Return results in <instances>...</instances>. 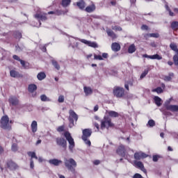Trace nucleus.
<instances>
[{"label": "nucleus", "instance_id": "nucleus-1", "mask_svg": "<svg viewBox=\"0 0 178 178\" xmlns=\"http://www.w3.org/2000/svg\"><path fill=\"white\" fill-rule=\"evenodd\" d=\"M65 167L72 172V173H76V168L77 167V163L73 159H65Z\"/></svg>", "mask_w": 178, "mask_h": 178}, {"label": "nucleus", "instance_id": "nucleus-2", "mask_svg": "<svg viewBox=\"0 0 178 178\" xmlns=\"http://www.w3.org/2000/svg\"><path fill=\"white\" fill-rule=\"evenodd\" d=\"M115 126L113 123H112V120L109 118L108 116H104V119L101 121V129L104 130V129H109V127H113Z\"/></svg>", "mask_w": 178, "mask_h": 178}, {"label": "nucleus", "instance_id": "nucleus-3", "mask_svg": "<svg viewBox=\"0 0 178 178\" xmlns=\"http://www.w3.org/2000/svg\"><path fill=\"white\" fill-rule=\"evenodd\" d=\"M70 115L68 117V120L70 122L69 127L70 128L74 126V121L77 122L79 120V115L73 110L69 111Z\"/></svg>", "mask_w": 178, "mask_h": 178}, {"label": "nucleus", "instance_id": "nucleus-4", "mask_svg": "<svg viewBox=\"0 0 178 178\" xmlns=\"http://www.w3.org/2000/svg\"><path fill=\"white\" fill-rule=\"evenodd\" d=\"M1 127L4 130H11L12 126L9 124V117L4 115L1 119Z\"/></svg>", "mask_w": 178, "mask_h": 178}, {"label": "nucleus", "instance_id": "nucleus-5", "mask_svg": "<svg viewBox=\"0 0 178 178\" xmlns=\"http://www.w3.org/2000/svg\"><path fill=\"white\" fill-rule=\"evenodd\" d=\"M64 137H65L66 140L68 141L70 144L69 149L72 151V149L74 148V139H73L69 131L65 132Z\"/></svg>", "mask_w": 178, "mask_h": 178}, {"label": "nucleus", "instance_id": "nucleus-6", "mask_svg": "<svg viewBox=\"0 0 178 178\" xmlns=\"http://www.w3.org/2000/svg\"><path fill=\"white\" fill-rule=\"evenodd\" d=\"M113 94L117 98H122L124 95V89L120 87H116L113 90Z\"/></svg>", "mask_w": 178, "mask_h": 178}, {"label": "nucleus", "instance_id": "nucleus-7", "mask_svg": "<svg viewBox=\"0 0 178 178\" xmlns=\"http://www.w3.org/2000/svg\"><path fill=\"white\" fill-rule=\"evenodd\" d=\"M56 143L57 145L63 147L64 149H66V148H67V141H66V139H65V138H56Z\"/></svg>", "mask_w": 178, "mask_h": 178}, {"label": "nucleus", "instance_id": "nucleus-8", "mask_svg": "<svg viewBox=\"0 0 178 178\" xmlns=\"http://www.w3.org/2000/svg\"><path fill=\"white\" fill-rule=\"evenodd\" d=\"M148 154L143 152H136L134 154V159H136V161H140V159H144V158H147Z\"/></svg>", "mask_w": 178, "mask_h": 178}, {"label": "nucleus", "instance_id": "nucleus-9", "mask_svg": "<svg viewBox=\"0 0 178 178\" xmlns=\"http://www.w3.org/2000/svg\"><path fill=\"white\" fill-rule=\"evenodd\" d=\"M79 41L83 42V44H86V45H88V47H91L92 48H98V44L95 42L88 41L86 39H80Z\"/></svg>", "mask_w": 178, "mask_h": 178}, {"label": "nucleus", "instance_id": "nucleus-10", "mask_svg": "<svg viewBox=\"0 0 178 178\" xmlns=\"http://www.w3.org/2000/svg\"><path fill=\"white\" fill-rule=\"evenodd\" d=\"M116 152L118 155H120V156H122L123 158L126 156V149L122 145L118 147Z\"/></svg>", "mask_w": 178, "mask_h": 178}, {"label": "nucleus", "instance_id": "nucleus-11", "mask_svg": "<svg viewBox=\"0 0 178 178\" xmlns=\"http://www.w3.org/2000/svg\"><path fill=\"white\" fill-rule=\"evenodd\" d=\"M91 134H92V131L90 129H85L83 130L82 140H86V138H88V137H91Z\"/></svg>", "mask_w": 178, "mask_h": 178}, {"label": "nucleus", "instance_id": "nucleus-12", "mask_svg": "<svg viewBox=\"0 0 178 178\" xmlns=\"http://www.w3.org/2000/svg\"><path fill=\"white\" fill-rule=\"evenodd\" d=\"M134 165H136V166H137V168L140 169L142 172H143L144 173H147V170L145 169V168H144V164H143V162L134 161Z\"/></svg>", "mask_w": 178, "mask_h": 178}, {"label": "nucleus", "instance_id": "nucleus-13", "mask_svg": "<svg viewBox=\"0 0 178 178\" xmlns=\"http://www.w3.org/2000/svg\"><path fill=\"white\" fill-rule=\"evenodd\" d=\"M8 102L10 105L13 106H16V105H19V99H17L16 97H11L9 98Z\"/></svg>", "mask_w": 178, "mask_h": 178}, {"label": "nucleus", "instance_id": "nucleus-14", "mask_svg": "<svg viewBox=\"0 0 178 178\" xmlns=\"http://www.w3.org/2000/svg\"><path fill=\"white\" fill-rule=\"evenodd\" d=\"M165 109L167 111H171V112H178L177 105H167L165 106Z\"/></svg>", "mask_w": 178, "mask_h": 178}, {"label": "nucleus", "instance_id": "nucleus-15", "mask_svg": "<svg viewBox=\"0 0 178 178\" xmlns=\"http://www.w3.org/2000/svg\"><path fill=\"white\" fill-rule=\"evenodd\" d=\"M10 76L11 77H14L15 79L19 78V77H23V76L22 74H20L19 73V72H17L15 70H12L10 71Z\"/></svg>", "mask_w": 178, "mask_h": 178}, {"label": "nucleus", "instance_id": "nucleus-16", "mask_svg": "<svg viewBox=\"0 0 178 178\" xmlns=\"http://www.w3.org/2000/svg\"><path fill=\"white\" fill-rule=\"evenodd\" d=\"M106 33H107V35H108V37H111L113 40L118 38V35H116V33H115V32H113V31L111 29H106Z\"/></svg>", "mask_w": 178, "mask_h": 178}, {"label": "nucleus", "instance_id": "nucleus-17", "mask_svg": "<svg viewBox=\"0 0 178 178\" xmlns=\"http://www.w3.org/2000/svg\"><path fill=\"white\" fill-rule=\"evenodd\" d=\"M7 166L8 168H9V169H10L11 170H16V168H17V164H16V163L10 161L7 163Z\"/></svg>", "mask_w": 178, "mask_h": 178}, {"label": "nucleus", "instance_id": "nucleus-18", "mask_svg": "<svg viewBox=\"0 0 178 178\" xmlns=\"http://www.w3.org/2000/svg\"><path fill=\"white\" fill-rule=\"evenodd\" d=\"M35 19H39L42 22H45V20L48 19V17H47V14H36L35 15Z\"/></svg>", "mask_w": 178, "mask_h": 178}, {"label": "nucleus", "instance_id": "nucleus-19", "mask_svg": "<svg viewBox=\"0 0 178 178\" xmlns=\"http://www.w3.org/2000/svg\"><path fill=\"white\" fill-rule=\"evenodd\" d=\"M111 49L114 52H119V50L120 49V44L118 42H113L111 44Z\"/></svg>", "mask_w": 178, "mask_h": 178}, {"label": "nucleus", "instance_id": "nucleus-20", "mask_svg": "<svg viewBox=\"0 0 178 178\" xmlns=\"http://www.w3.org/2000/svg\"><path fill=\"white\" fill-rule=\"evenodd\" d=\"M106 113H107L110 118H119V113L116 111H106Z\"/></svg>", "mask_w": 178, "mask_h": 178}, {"label": "nucleus", "instance_id": "nucleus-21", "mask_svg": "<svg viewBox=\"0 0 178 178\" xmlns=\"http://www.w3.org/2000/svg\"><path fill=\"white\" fill-rule=\"evenodd\" d=\"M49 163H50L51 165H54V166H59V165L62 163V161L56 159H54L49 160Z\"/></svg>", "mask_w": 178, "mask_h": 178}, {"label": "nucleus", "instance_id": "nucleus-22", "mask_svg": "<svg viewBox=\"0 0 178 178\" xmlns=\"http://www.w3.org/2000/svg\"><path fill=\"white\" fill-rule=\"evenodd\" d=\"M76 6H78V8L81 9V10H83L84 8H86V2H84V1L83 0H81L76 2Z\"/></svg>", "mask_w": 178, "mask_h": 178}, {"label": "nucleus", "instance_id": "nucleus-23", "mask_svg": "<svg viewBox=\"0 0 178 178\" xmlns=\"http://www.w3.org/2000/svg\"><path fill=\"white\" fill-rule=\"evenodd\" d=\"M86 12L88 13H91L92 12H94L95 10V5L92 4L91 6H88L85 9Z\"/></svg>", "mask_w": 178, "mask_h": 178}, {"label": "nucleus", "instance_id": "nucleus-24", "mask_svg": "<svg viewBox=\"0 0 178 178\" xmlns=\"http://www.w3.org/2000/svg\"><path fill=\"white\" fill-rule=\"evenodd\" d=\"M83 91H84L86 97L88 95H91V94H92V90L90 87L85 86L83 88Z\"/></svg>", "mask_w": 178, "mask_h": 178}, {"label": "nucleus", "instance_id": "nucleus-25", "mask_svg": "<svg viewBox=\"0 0 178 178\" xmlns=\"http://www.w3.org/2000/svg\"><path fill=\"white\" fill-rule=\"evenodd\" d=\"M154 99L155 104H156V105H157V106H161V105H162V103H161L162 99H161L159 97L156 96V97H154Z\"/></svg>", "mask_w": 178, "mask_h": 178}, {"label": "nucleus", "instance_id": "nucleus-26", "mask_svg": "<svg viewBox=\"0 0 178 178\" xmlns=\"http://www.w3.org/2000/svg\"><path fill=\"white\" fill-rule=\"evenodd\" d=\"M135 51H136V45L134 44H131L128 47V54H134Z\"/></svg>", "mask_w": 178, "mask_h": 178}, {"label": "nucleus", "instance_id": "nucleus-27", "mask_svg": "<svg viewBox=\"0 0 178 178\" xmlns=\"http://www.w3.org/2000/svg\"><path fill=\"white\" fill-rule=\"evenodd\" d=\"M28 90L29 92H34L35 90H37V85L35 84H31L29 86Z\"/></svg>", "mask_w": 178, "mask_h": 178}, {"label": "nucleus", "instance_id": "nucleus-28", "mask_svg": "<svg viewBox=\"0 0 178 178\" xmlns=\"http://www.w3.org/2000/svg\"><path fill=\"white\" fill-rule=\"evenodd\" d=\"M37 77L38 79L41 81L42 80H44L45 77H47V75L45 74V72H40L38 74Z\"/></svg>", "mask_w": 178, "mask_h": 178}, {"label": "nucleus", "instance_id": "nucleus-29", "mask_svg": "<svg viewBox=\"0 0 178 178\" xmlns=\"http://www.w3.org/2000/svg\"><path fill=\"white\" fill-rule=\"evenodd\" d=\"M171 29H172V30H175V31H177V30H178V22L177 21H174L171 23Z\"/></svg>", "mask_w": 178, "mask_h": 178}, {"label": "nucleus", "instance_id": "nucleus-30", "mask_svg": "<svg viewBox=\"0 0 178 178\" xmlns=\"http://www.w3.org/2000/svg\"><path fill=\"white\" fill-rule=\"evenodd\" d=\"M70 2H72V0H63L61 5L63 8H67L70 5Z\"/></svg>", "mask_w": 178, "mask_h": 178}, {"label": "nucleus", "instance_id": "nucleus-31", "mask_svg": "<svg viewBox=\"0 0 178 178\" xmlns=\"http://www.w3.org/2000/svg\"><path fill=\"white\" fill-rule=\"evenodd\" d=\"M31 130L33 133H35V131H37V121L32 122Z\"/></svg>", "mask_w": 178, "mask_h": 178}, {"label": "nucleus", "instance_id": "nucleus-32", "mask_svg": "<svg viewBox=\"0 0 178 178\" xmlns=\"http://www.w3.org/2000/svg\"><path fill=\"white\" fill-rule=\"evenodd\" d=\"M67 10H66L65 11H63L62 10H56L55 11V13L56 15V16H60L61 15H66V13H67Z\"/></svg>", "mask_w": 178, "mask_h": 178}, {"label": "nucleus", "instance_id": "nucleus-33", "mask_svg": "<svg viewBox=\"0 0 178 178\" xmlns=\"http://www.w3.org/2000/svg\"><path fill=\"white\" fill-rule=\"evenodd\" d=\"M51 63L57 70H60V65H59L58 61L55 60H51Z\"/></svg>", "mask_w": 178, "mask_h": 178}, {"label": "nucleus", "instance_id": "nucleus-34", "mask_svg": "<svg viewBox=\"0 0 178 178\" xmlns=\"http://www.w3.org/2000/svg\"><path fill=\"white\" fill-rule=\"evenodd\" d=\"M40 99H41V101H42V102H48L51 101V99H50V98H48V97H47V95H42L40 96Z\"/></svg>", "mask_w": 178, "mask_h": 178}, {"label": "nucleus", "instance_id": "nucleus-35", "mask_svg": "<svg viewBox=\"0 0 178 178\" xmlns=\"http://www.w3.org/2000/svg\"><path fill=\"white\" fill-rule=\"evenodd\" d=\"M29 156H31V159H33V158H35V159H38V157L37 155H35V152H28Z\"/></svg>", "mask_w": 178, "mask_h": 178}, {"label": "nucleus", "instance_id": "nucleus-36", "mask_svg": "<svg viewBox=\"0 0 178 178\" xmlns=\"http://www.w3.org/2000/svg\"><path fill=\"white\" fill-rule=\"evenodd\" d=\"M173 76H175V74L171 72L169 74V76H164L165 81H170L172 80V77H173Z\"/></svg>", "mask_w": 178, "mask_h": 178}, {"label": "nucleus", "instance_id": "nucleus-37", "mask_svg": "<svg viewBox=\"0 0 178 178\" xmlns=\"http://www.w3.org/2000/svg\"><path fill=\"white\" fill-rule=\"evenodd\" d=\"M153 92H157V94H162L163 92V90L161 87H158L157 88L152 90Z\"/></svg>", "mask_w": 178, "mask_h": 178}, {"label": "nucleus", "instance_id": "nucleus-38", "mask_svg": "<svg viewBox=\"0 0 178 178\" xmlns=\"http://www.w3.org/2000/svg\"><path fill=\"white\" fill-rule=\"evenodd\" d=\"M13 35L15 38H18V40H20V38H22V33L19 31H15Z\"/></svg>", "mask_w": 178, "mask_h": 178}, {"label": "nucleus", "instance_id": "nucleus-39", "mask_svg": "<svg viewBox=\"0 0 178 178\" xmlns=\"http://www.w3.org/2000/svg\"><path fill=\"white\" fill-rule=\"evenodd\" d=\"M150 59H157V60H161V59H162V56H159V54H154L150 56Z\"/></svg>", "mask_w": 178, "mask_h": 178}, {"label": "nucleus", "instance_id": "nucleus-40", "mask_svg": "<svg viewBox=\"0 0 178 178\" xmlns=\"http://www.w3.org/2000/svg\"><path fill=\"white\" fill-rule=\"evenodd\" d=\"M19 149V147H17V145L16 143H13L11 146V151L13 152H16Z\"/></svg>", "mask_w": 178, "mask_h": 178}, {"label": "nucleus", "instance_id": "nucleus-41", "mask_svg": "<svg viewBox=\"0 0 178 178\" xmlns=\"http://www.w3.org/2000/svg\"><path fill=\"white\" fill-rule=\"evenodd\" d=\"M173 62H174V65H175V66H178V55L175 54L173 58Z\"/></svg>", "mask_w": 178, "mask_h": 178}, {"label": "nucleus", "instance_id": "nucleus-42", "mask_svg": "<svg viewBox=\"0 0 178 178\" xmlns=\"http://www.w3.org/2000/svg\"><path fill=\"white\" fill-rule=\"evenodd\" d=\"M170 48L174 51L175 52H176L177 49V45H176V44L175 43H171L170 44Z\"/></svg>", "mask_w": 178, "mask_h": 178}, {"label": "nucleus", "instance_id": "nucleus-43", "mask_svg": "<svg viewBox=\"0 0 178 178\" xmlns=\"http://www.w3.org/2000/svg\"><path fill=\"white\" fill-rule=\"evenodd\" d=\"M163 114L165 115V116H172V113L168 111L166 108L163 111Z\"/></svg>", "mask_w": 178, "mask_h": 178}, {"label": "nucleus", "instance_id": "nucleus-44", "mask_svg": "<svg viewBox=\"0 0 178 178\" xmlns=\"http://www.w3.org/2000/svg\"><path fill=\"white\" fill-rule=\"evenodd\" d=\"M147 124L149 126V127H154V126H155V121H154V120H149Z\"/></svg>", "mask_w": 178, "mask_h": 178}, {"label": "nucleus", "instance_id": "nucleus-45", "mask_svg": "<svg viewBox=\"0 0 178 178\" xmlns=\"http://www.w3.org/2000/svg\"><path fill=\"white\" fill-rule=\"evenodd\" d=\"M148 70H145V71L140 75V79H144V77L148 74Z\"/></svg>", "mask_w": 178, "mask_h": 178}, {"label": "nucleus", "instance_id": "nucleus-46", "mask_svg": "<svg viewBox=\"0 0 178 178\" xmlns=\"http://www.w3.org/2000/svg\"><path fill=\"white\" fill-rule=\"evenodd\" d=\"M84 143L88 145V147H90L91 146V141H90V140H88V138H86V139H82Z\"/></svg>", "mask_w": 178, "mask_h": 178}, {"label": "nucleus", "instance_id": "nucleus-47", "mask_svg": "<svg viewBox=\"0 0 178 178\" xmlns=\"http://www.w3.org/2000/svg\"><path fill=\"white\" fill-rule=\"evenodd\" d=\"M112 30H115V31H122V27L118 26H112Z\"/></svg>", "mask_w": 178, "mask_h": 178}, {"label": "nucleus", "instance_id": "nucleus-48", "mask_svg": "<svg viewBox=\"0 0 178 178\" xmlns=\"http://www.w3.org/2000/svg\"><path fill=\"white\" fill-rule=\"evenodd\" d=\"M94 59H95L96 60H102V56H98L97 54L94 55Z\"/></svg>", "mask_w": 178, "mask_h": 178}, {"label": "nucleus", "instance_id": "nucleus-49", "mask_svg": "<svg viewBox=\"0 0 178 178\" xmlns=\"http://www.w3.org/2000/svg\"><path fill=\"white\" fill-rule=\"evenodd\" d=\"M58 102H65V97L63 95H60L58 97Z\"/></svg>", "mask_w": 178, "mask_h": 178}, {"label": "nucleus", "instance_id": "nucleus-50", "mask_svg": "<svg viewBox=\"0 0 178 178\" xmlns=\"http://www.w3.org/2000/svg\"><path fill=\"white\" fill-rule=\"evenodd\" d=\"M149 37H153L154 38H159V33H150Z\"/></svg>", "mask_w": 178, "mask_h": 178}, {"label": "nucleus", "instance_id": "nucleus-51", "mask_svg": "<svg viewBox=\"0 0 178 178\" xmlns=\"http://www.w3.org/2000/svg\"><path fill=\"white\" fill-rule=\"evenodd\" d=\"M64 130H65V126H60L57 129V131H58L59 133L63 131Z\"/></svg>", "mask_w": 178, "mask_h": 178}, {"label": "nucleus", "instance_id": "nucleus-52", "mask_svg": "<svg viewBox=\"0 0 178 178\" xmlns=\"http://www.w3.org/2000/svg\"><path fill=\"white\" fill-rule=\"evenodd\" d=\"M13 59H15V60H18V62H20V60H22V59H20V57L17 55H13Z\"/></svg>", "mask_w": 178, "mask_h": 178}, {"label": "nucleus", "instance_id": "nucleus-53", "mask_svg": "<svg viewBox=\"0 0 178 178\" xmlns=\"http://www.w3.org/2000/svg\"><path fill=\"white\" fill-rule=\"evenodd\" d=\"M158 159H159V156L158 155L153 156V162H158Z\"/></svg>", "mask_w": 178, "mask_h": 178}, {"label": "nucleus", "instance_id": "nucleus-54", "mask_svg": "<svg viewBox=\"0 0 178 178\" xmlns=\"http://www.w3.org/2000/svg\"><path fill=\"white\" fill-rule=\"evenodd\" d=\"M15 48H16V51H17L18 52H20V51H23V47H20L19 44H17L15 46Z\"/></svg>", "mask_w": 178, "mask_h": 178}, {"label": "nucleus", "instance_id": "nucleus-55", "mask_svg": "<svg viewBox=\"0 0 178 178\" xmlns=\"http://www.w3.org/2000/svg\"><path fill=\"white\" fill-rule=\"evenodd\" d=\"M19 62H20L22 66L23 67H24V69H26V67H27V66L26 65V61L21 60Z\"/></svg>", "mask_w": 178, "mask_h": 178}, {"label": "nucleus", "instance_id": "nucleus-56", "mask_svg": "<svg viewBox=\"0 0 178 178\" xmlns=\"http://www.w3.org/2000/svg\"><path fill=\"white\" fill-rule=\"evenodd\" d=\"M30 168L31 169H34V161L32 159H31Z\"/></svg>", "mask_w": 178, "mask_h": 178}, {"label": "nucleus", "instance_id": "nucleus-57", "mask_svg": "<svg viewBox=\"0 0 178 178\" xmlns=\"http://www.w3.org/2000/svg\"><path fill=\"white\" fill-rule=\"evenodd\" d=\"M133 178H143V176L138 173H136L134 175Z\"/></svg>", "mask_w": 178, "mask_h": 178}, {"label": "nucleus", "instance_id": "nucleus-58", "mask_svg": "<svg viewBox=\"0 0 178 178\" xmlns=\"http://www.w3.org/2000/svg\"><path fill=\"white\" fill-rule=\"evenodd\" d=\"M141 29H142V30H148V26H147V25H143V26H141Z\"/></svg>", "mask_w": 178, "mask_h": 178}, {"label": "nucleus", "instance_id": "nucleus-59", "mask_svg": "<svg viewBox=\"0 0 178 178\" xmlns=\"http://www.w3.org/2000/svg\"><path fill=\"white\" fill-rule=\"evenodd\" d=\"M94 165H99L101 163V161L99 160H95L93 162Z\"/></svg>", "mask_w": 178, "mask_h": 178}, {"label": "nucleus", "instance_id": "nucleus-60", "mask_svg": "<svg viewBox=\"0 0 178 178\" xmlns=\"http://www.w3.org/2000/svg\"><path fill=\"white\" fill-rule=\"evenodd\" d=\"M94 126L97 129V130H99V124H98V123L95 122Z\"/></svg>", "mask_w": 178, "mask_h": 178}, {"label": "nucleus", "instance_id": "nucleus-61", "mask_svg": "<svg viewBox=\"0 0 178 178\" xmlns=\"http://www.w3.org/2000/svg\"><path fill=\"white\" fill-rule=\"evenodd\" d=\"M102 58H108V54H106V53H103V54H102Z\"/></svg>", "mask_w": 178, "mask_h": 178}, {"label": "nucleus", "instance_id": "nucleus-62", "mask_svg": "<svg viewBox=\"0 0 178 178\" xmlns=\"http://www.w3.org/2000/svg\"><path fill=\"white\" fill-rule=\"evenodd\" d=\"M47 15H56L55 11H49L47 13Z\"/></svg>", "mask_w": 178, "mask_h": 178}, {"label": "nucleus", "instance_id": "nucleus-63", "mask_svg": "<svg viewBox=\"0 0 178 178\" xmlns=\"http://www.w3.org/2000/svg\"><path fill=\"white\" fill-rule=\"evenodd\" d=\"M98 109H99L98 105L95 106V107H94V111H95V112H97V111H98Z\"/></svg>", "mask_w": 178, "mask_h": 178}, {"label": "nucleus", "instance_id": "nucleus-64", "mask_svg": "<svg viewBox=\"0 0 178 178\" xmlns=\"http://www.w3.org/2000/svg\"><path fill=\"white\" fill-rule=\"evenodd\" d=\"M124 88H126V90H127V91H129V83H125Z\"/></svg>", "mask_w": 178, "mask_h": 178}]
</instances>
